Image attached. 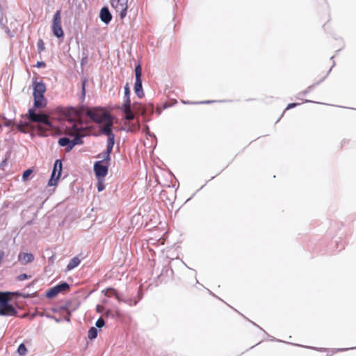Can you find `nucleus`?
<instances>
[{"mask_svg": "<svg viewBox=\"0 0 356 356\" xmlns=\"http://www.w3.org/2000/svg\"><path fill=\"white\" fill-rule=\"evenodd\" d=\"M86 114L95 123L102 124L103 126L102 127H107L109 129L113 127V117L103 108L94 107L88 108L86 111Z\"/></svg>", "mask_w": 356, "mask_h": 356, "instance_id": "f257e3e1", "label": "nucleus"}, {"mask_svg": "<svg viewBox=\"0 0 356 356\" xmlns=\"http://www.w3.org/2000/svg\"><path fill=\"white\" fill-rule=\"evenodd\" d=\"M84 131L83 122L73 123L72 126H65V132L66 134L74 136L72 140H70V145L66 148L67 152H70L76 145H81L83 143L82 138L83 134L82 132Z\"/></svg>", "mask_w": 356, "mask_h": 356, "instance_id": "f03ea898", "label": "nucleus"}, {"mask_svg": "<svg viewBox=\"0 0 356 356\" xmlns=\"http://www.w3.org/2000/svg\"><path fill=\"white\" fill-rule=\"evenodd\" d=\"M28 115L31 121L38 123V129L42 134L53 129L54 127L47 115L36 113L33 108L29 110Z\"/></svg>", "mask_w": 356, "mask_h": 356, "instance_id": "7ed1b4c3", "label": "nucleus"}, {"mask_svg": "<svg viewBox=\"0 0 356 356\" xmlns=\"http://www.w3.org/2000/svg\"><path fill=\"white\" fill-rule=\"evenodd\" d=\"M133 108L134 111L138 112L145 120H149V117L153 113L154 106L152 104H143L138 102L133 104Z\"/></svg>", "mask_w": 356, "mask_h": 356, "instance_id": "20e7f679", "label": "nucleus"}, {"mask_svg": "<svg viewBox=\"0 0 356 356\" xmlns=\"http://www.w3.org/2000/svg\"><path fill=\"white\" fill-rule=\"evenodd\" d=\"M141 76H142V68H141L140 65L138 64L135 67L136 81H135V84H134V92H135L136 95L139 98H141L144 96L143 86H142Z\"/></svg>", "mask_w": 356, "mask_h": 356, "instance_id": "39448f33", "label": "nucleus"}, {"mask_svg": "<svg viewBox=\"0 0 356 356\" xmlns=\"http://www.w3.org/2000/svg\"><path fill=\"white\" fill-rule=\"evenodd\" d=\"M127 3L128 0H111V6L119 13L120 19H122L127 15Z\"/></svg>", "mask_w": 356, "mask_h": 356, "instance_id": "423d86ee", "label": "nucleus"}, {"mask_svg": "<svg viewBox=\"0 0 356 356\" xmlns=\"http://www.w3.org/2000/svg\"><path fill=\"white\" fill-rule=\"evenodd\" d=\"M62 172V162L60 159L56 160L51 177L48 185L50 186H56Z\"/></svg>", "mask_w": 356, "mask_h": 356, "instance_id": "0eeeda50", "label": "nucleus"}, {"mask_svg": "<svg viewBox=\"0 0 356 356\" xmlns=\"http://www.w3.org/2000/svg\"><path fill=\"white\" fill-rule=\"evenodd\" d=\"M63 115L65 117L70 125L72 126L73 123H78L82 122L81 120H76L80 117L79 112L74 107L66 108L63 111Z\"/></svg>", "mask_w": 356, "mask_h": 356, "instance_id": "6e6552de", "label": "nucleus"}, {"mask_svg": "<svg viewBox=\"0 0 356 356\" xmlns=\"http://www.w3.org/2000/svg\"><path fill=\"white\" fill-rule=\"evenodd\" d=\"M103 161H99L94 164V171L98 179L104 178L108 173V166L102 164Z\"/></svg>", "mask_w": 356, "mask_h": 356, "instance_id": "1a4fd4ad", "label": "nucleus"}, {"mask_svg": "<svg viewBox=\"0 0 356 356\" xmlns=\"http://www.w3.org/2000/svg\"><path fill=\"white\" fill-rule=\"evenodd\" d=\"M46 90V86L42 81L35 83L33 87L34 99H44V93Z\"/></svg>", "mask_w": 356, "mask_h": 356, "instance_id": "9d476101", "label": "nucleus"}, {"mask_svg": "<svg viewBox=\"0 0 356 356\" xmlns=\"http://www.w3.org/2000/svg\"><path fill=\"white\" fill-rule=\"evenodd\" d=\"M99 131L102 134L107 136V147L113 149L115 143V135L112 132L111 128L108 129L107 127H101Z\"/></svg>", "mask_w": 356, "mask_h": 356, "instance_id": "9b49d317", "label": "nucleus"}, {"mask_svg": "<svg viewBox=\"0 0 356 356\" xmlns=\"http://www.w3.org/2000/svg\"><path fill=\"white\" fill-rule=\"evenodd\" d=\"M121 110L125 114V119L128 121H131L134 120L135 113H138L136 111H134L133 108V104L131 105H122Z\"/></svg>", "mask_w": 356, "mask_h": 356, "instance_id": "f8f14e48", "label": "nucleus"}, {"mask_svg": "<svg viewBox=\"0 0 356 356\" xmlns=\"http://www.w3.org/2000/svg\"><path fill=\"white\" fill-rule=\"evenodd\" d=\"M16 314L15 309L8 303L0 306V315L1 316H15Z\"/></svg>", "mask_w": 356, "mask_h": 356, "instance_id": "ddd939ff", "label": "nucleus"}, {"mask_svg": "<svg viewBox=\"0 0 356 356\" xmlns=\"http://www.w3.org/2000/svg\"><path fill=\"white\" fill-rule=\"evenodd\" d=\"M99 17L103 22H109L112 16L107 7H103L99 13Z\"/></svg>", "mask_w": 356, "mask_h": 356, "instance_id": "4468645a", "label": "nucleus"}, {"mask_svg": "<svg viewBox=\"0 0 356 356\" xmlns=\"http://www.w3.org/2000/svg\"><path fill=\"white\" fill-rule=\"evenodd\" d=\"M34 259V256L31 253H19L18 255V260L22 264H26L33 261Z\"/></svg>", "mask_w": 356, "mask_h": 356, "instance_id": "2eb2a0df", "label": "nucleus"}, {"mask_svg": "<svg viewBox=\"0 0 356 356\" xmlns=\"http://www.w3.org/2000/svg\"><path fill=\"white\" fill-rule=\"evenodd\" d=\"M52 32L57 38H62L63 36V31L60 24H52Z\"/></svg>", "mask_w": 356, "mask_h": 356, "instance_id": "dca6fc26", "label": "nucleus"}, {"mask_svg": "<svg viewBox=\"0 0 356 356\" xmlns=\"http://www.w3.org/2000/svg\"><path fill=\"white\" fill-rule=\"evenodd\" d=\"M81 262V259L78 257H73L67 266V269L71 270L78 266Z\"/></svg>", "mask_w": 356, "mask_h": 356, "instance_id": "f3484780", "label": "nucleus"}, {"mask_svg": "<svg viewBox=\"0 0 356 356\" xmlns=\"http://www.w3.org/2000/svg\"><path fill=\"white\" fill-rule=\"evenodd\" d=\"M130 89L128 83L124 86V103L122 105H131Z\"/></svg>", "mask_w": 356, "mask_h": 356, "instance_id": "a211bd4d", "label": "nucleus"}, {"mask_svg": "<svg viewBox=\"0 0 356 356\" xmlns=\"http://www.w3.org/2000/svg\"><path fill=\"white\" fill-rule=\"evenodd\" d=\"M59 289L57 288L56 286L51 288L46 293V296L49 298H52L55 296H56L59 293Z\"/></svg>", "mask_w": 356, "mask_h": 356, "instance_id": "6ab92c4d", "label": "nucleus"}, {"mask_svg": "<svg viewBox=\"0 0 356 356\" xmlns=\"http://www.w3.org/2000/svg\"><path fill=\"white\" fill-rule=\"evenodd\" d=\"M8 293L0 292V306L8 303L9 298Z\"/></svg>", "mask_w": 356, "mask_h": 356, "instance_id": "aec40b11", "label": "nucleus"}, {"mask_svg": "<svg viewBox=\"0 0 356 356\" xmlns=\"http://www.w3.org/2000/svg\"><path fill=\"white\" fill-rule=\"evenodd\" d=\"M58 144L61 147H69L70 145V140L67 137L60 138L58 140Z\"/></svg>", "mask_w": 356, "mask_h": 356, "instance_id": "412c9836", "label": "nucleus"}, {"mask_svg": "<svg viewBox=\"0 0 356 356\" xmlns=\"http://www.w3.org/2000/svg\"><path fill=\"white\" fill-rule=\"evenodd\" d=\"M88 337L90 339H94L97 337V330L95 327H92L88 330Z\"/></svg>", "mask_w": 356, "mask_h": 356, "instance_id": "4be33fe9", "label": "nucleus"}, {"mask_svg": "<svg viewBox=\"0 0 356 356\" xmlns=\"http://www.w3.org/2000/svg\"><path fill=\"white\" fill-rule=\"evenodd\" d=\"M105 296L108 297L115 296L118 299H119V296L117 293V291L114 289H107L105 291Z\"/></svg>", "mask_w": 356, "mask_h": 356, "instance_id": "5701e85b", "label": "nucleus"}, {"mask_svg": "<svg viewBox=\"0 0 356 356\" xmlns=\"http://www.w3.org/2000/svg\"><path fill=\"white\" fill-rule=\"evenodd\" d=\"M57 288L59 289V292L65 291L70 288V285L66 282H62L58 285H56Z\"/></svg>", "mask_w": 356, "mask_h": 356, "instance_id": "b1692460", "label": "nucleus"}, {"mask_svg": "<svg viewBox=\"0 0 356 356\" xmlns=\"http://www.w3.org/2000/svg\"><path fill=\"white\" fill-rule=\"evenodd\" d=\"M37 47H38V51L39 54H40L42 51H43L45 49L44 47V43L42 39H39L37 42Z\"/></svg>", "mask_w": 356, "mask_h": 356, "instance_id": "393cba45", "label": "nucleus"}, {"mask_svg": "<svg viewBox=\"0 0 356 356\" xmlns=\"http://www.w3.org/2000/svg\"><path fill=\"white\" fill-rule=\"evenodd\" d=\"M26 348L24 343H21L18 348H17V353L20 355H25L26 353Z\"/></svg>", "mask_w": 356, "mask_h": 356, "instance_id": "a878e982", "label": "nucleus"}, {"mask_svg": "<svg viewBox=\"0 0 356 356\" xmlns=\"http://www.w3.org/2000/svg\"><path fill=\"white\" fill-rule=\"evenodd\" d=\"M44 99H34V106L37 108H42L44 106Z\"/></svg>", "mask_w": 356, "mask_h": 356, "instance_id": "bb28decb", "label": "nucleus"}, {"mask_svg": "<svg viewBox=\"0 0 356 356\" xmlns=\"http://www.w3.org/2000/svg\"><path fill=\"white\" fill-rule=\"evenodd\" d=\"M33 173V170L29 168V169H27L24 172H23V175H22V180L24 181H26V180H28L29 179V177Z\"/></svg>", "mask_w": 356, "mask_h": 356, "instance_id": "cd10ccee", "label": "nucleus"}, {"mask_svg": "<svg viewBox=\"0 0 356 356\" xmlns=\"http://www.w3.org/2000/svg\"><path fill=\"white\" fill-rule=\"evenodd\" d=\"M2 29L4 30V31L10 36L13 37L14 36V31H10V29L5 24H1Z\"/></svg>", "mask_w": 356, "mask_h": 356, "instance_id": "c85d7f7f", "label": "nucleus"}, {"mask_svg": "<svg viewBox=\"0 0 356 356\" xmlns=\"http://www.w3.org/2000/svg\"><path fill=\"white\" fill-rule=\"evenodd\" d=\"M31 277V275H27L26 273L21 274L17 276V279L19 281H24L27 279H30Z\"/></svg>", "mask_w": 356, "mask_h": 356, "instance_id": "c756f323", "label": "nucleus"}, {"mask_svg": "<svg viewBox=\"0 0 356 356\" xmlns=\"http://www.w3.org/2000/svg\"><path fill=\"white\" fill-rule=\"evenodd\" d=\"M105 324L104 320L102 318H99L95 323L96 327L98 328L102 327Z\"/></svg>", "mask_w": 356, "mask_h": 356, "instance_id": "7c9ffc66", "label": "nucleus"}, {"mask_svg": "<svg viewBox=\"0 0 356 356\" xmlns=\"http://www.w3.org/2000/svg\"><path fill=\"white\" fill-rule=\"evenodd\" d=\"M60 10H58L54 16L53 22H60Z\"/></svg>", "mask_w": 356, "mask_h": 356, "instance_id": "2f4dec72", "label": "nucleus"}, {"mask_svg": "<svg viewBox=\"0 0 356 356\" xmlns=\"http://www.w3.org/2000/svg\"><path fill=\"white\" fill-rule=\"evenodd\" d=\"M3 119L5 120V122H4V125L6 127H10L11 126H13V122L12 120H7L6 118H3Z\"/></svg>", "mask_w": 356, "mask_h": 356, "instance_id": "473e14b6", "label": "nucleus"}, {"mask_svg": "<svg viewBox=\"0 0 356 356\" xmlns=\"http://www.w3.org/2000/svg\"><path fill=\"white\" fill-rule=\"evenodd\" d=\"M105 188L104 184L102 181H99L97 184L98 191H102Z\"/></svg>", "mask_w": 356, "mask_h": 356, "instance_id": "72a5a7b5", "label": "nucleus"}, {"mask_svg": "<svg viewBox=\"0 0 356 356\" xmlns=\"http://www.w3.org/2000/svg\"><path fill=\"white\" fill-rule=\"evenodd\" d=\"M46 66V64L43 61H38L37 62L36 65H35V67H44Z\"/></svg>", "mask_w": 356, "mask_h": 356, "instance_id": "f704fd0d", "label": "nucleus"}, {"mask_svg": "<svg viewBox=\"0 0 356 356\" xmlns=\"http://www.w3.org/2000/svg\"><path fill=\"white\" fill-rule=\"evenodd\" d=\"M298 104H297V103H291V104H288L287 107L286 108V110L293 108L296 107V106H298Z\"/></svg>", "mask_w": 356, "mask_h": 356, "instance_id": "c9c22d12", "label": "nucleus"}, {"mask_svg": "<svg viewBox=\"0 0 356 356\" xmlns=\"http://www.w3.org/2000/svg\"><path fill=\"white\" fill-rule=\"evenodd\" d=\"M112 150H113L112 148L107 147L106 150V158L107 159H111L110 154H111Z\"/></svg>", "mask_w": 356, "mask_h": 356, "instance_id": "e433bc0d", "label": "nucleus"}, {"mask_svg": "<svg viewBox=\"0 0 356 356\" xmlns=\"http://www.w3.org/2000/svg\"><path fill=\"white\" fill-rule=\"evenodd\" d=\"M313 88V86H309L307 90H305L302 94L306 95L307 92H309Z\"/></svg>", "mask_w": 356, "mask_h": 356, "instance_id": "4c0bfd02", "label": "nucleus"}, {"mask_svg": "<svg viewBox=\"0 0 356 356\" xmlns=\"http://www.w3.org/2000/svg\"><path fill=\"white\" fill-rule=\"evenodd\" d=\"M102 158H103V160H102L103 161H108L111 159L106 158V152H104V155H103Z\"/></svg>", "mask_w": 356, "mask_h": 356, "instance_id": "58836bf2", "label": "nucleus"}, {"mask_svg": "<svg viewBox=\"0 0 356 356\" xmlns=\"http://www.w3.org/2000/svg\"><path fill=\"white\" fill-rule=\"evenodd\" d=\"M355 348H339V349H337V351H345V350H349V349H354Z\"/></svg>", "mask_w": 356, "mask_h": 356, "instance_id": "ea45409f", "label": "nucleus"}, {"mask_svg": "<svg viewBox=\"0 0 356 356\" xmlns=\"http://www.w3.org/2000/svg\"><path fill=\"white\" fill-rule=\"evenodd\" d=\"M138 128H139V124H136V125H134V128H133V129H132V130H136V129H138Z\"/></svg>", "mask_w": 356, "mask_h": 356, "instance_id": "a19ab883", "label": "nucleus"}, {"mask_svg": "<svg viewBox=\"0 0 356 356\" xmlns=\"http://www.w3.org/2000/svg\"><path fill=\"white\" fill-rule=\"evenodd\" d=\"M316 350H319V351H321V352H323V351H325V348H316Z\"/></svg>", "mask_w": 356, "mask_h": 356, "instance_id": "79ce46f5", "label": "nucleus"}, {"mask_svg": "<svg viewBox=\"0 0 356 356\" xmlns=\"http://www.w3.org/2000/svg\"><path fill=\"white\" fill-rule=\"evenodd\" d=\"M18 129H19V130H22V131L23 130L22 127V125H21V124H19V125H18Z\"/></svg>", "mask_w": 356, "mask_h": 356, "instance_id": "37998d69", "label": "nucleus"}, {"mask_svg": "<svg viewBox=\"0 0 356 356\" xmlns=\"http://www.w3.org/2000/svg\"><path fill=\"white\" fill-rule=\"evenodd\" d=\"M211 102H212L211 101H206V102H203L202 103L203 104H209Z\"/></svg>", "mask_w": 356, "mask_h": 356, "instance_id": "c03bdc74", "label": "nucleus"}, {"mask_svg": "<svg viewBox=\"0 0 356 356\" xmlns=\"http://www.w3.org/2000/svg\"><path fill=\"white\" fill-rule=\"evenodd\" d=\"M99 307H100L99 306H97V311H98V312H99V311H100Z\"/></svg>", "mask_w": 356, "mask_h": 356, "instance_id": "a18cd8bd", "label": "nucleus"}, {"mask_svg": "<svg viewBox=\"0 0 356 356\" xmlns=\"http://www.w3.org/2000/svg\"><path fill=\"white\" fill-rule=\"evenodd\" d=\"M85 91V88H84V84L83 85V92H84Z\"/></svg>", "mask_w": 356, "mask_h": 356, "instance_id": "49530a36", "label": "nucleus"}, {"mask_svg": "<svg viewBox=\"0 0 356 356\" xmlns=\"http://www.w3.org/2000/svg\"><path fill=\"white\" fill-rule=\"evenodd\" d=\"M306 102H312V101H309V100H305Z\"/></svg>", "mask_w": 356, "mask_h": 356, "instance_id": "de8ad7c7", "label": "nucleus"}, {"mask_svg": "<svg viewBox=\"0 0 356 356\" xmlns=\"http://www.w3.org/2000/svg\"><path fill=\"white\" fill-rule=\"evenodd\" d=\"M1 128V124L0 123V129Z\"/></svg>", "mask_w": 356, "mask_h": 356, "instance_id": "09e8293b", "label": "nucleus"}]
</instances>
